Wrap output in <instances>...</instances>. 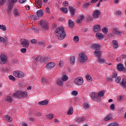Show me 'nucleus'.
I'll use <instances>...</instances> for the list:
<instances>
[{
    "mask_svg": "<svg viewBox=\"0 0 126 126\" xmlns=\"http://www.w3.org/2000/svg\"><path fill=\"white\" fill-rule=\"evenodd\" d=\"M28 96V94L27 92L19 91L13 94V98H18V99H21L22 98H27Z\"/></svg>",
    "mask_w": 126,
    "mask_h": 126,
    "instance_id": "7ed1b4c3",
    "label": "nucleus"
},
{
    "mask_svg": "<svg viewBox=\"0 0 126 126\" xmlns=\"http://www.w3.org/2000/svg\"><path fill=\"white\" fill-rule=\"evenodd\" d=\"M104 94H105V91L102 90L99 92L98 94L92 92L90 94V96L92 100L95 101V102L100 103V102H101V97H103V96H104Z\"/></svg>",
    "mask_w": 126,
    "mask_h": 126,
    "instance_id": "f257e3e1",
    "label": "nucleus"
},
{
    "mask_svg": "<svg viewBox=\"0 0 126 126\" xmlns=\"http://www.w3.org/2000/svg\"><path fill=\"white\" fill-rule=\"evenodd\" d=\"M12 7H13V5H9L8 7L7 8L6 11H8V12H10L11 11V9H12Z\"/></svg>",
    "mask_w": 126,
    "mask_h": 126,
    "instance_id": "a19ab883",
    "label": "nucleus"
},
{
    "mask_svg": "<svg viewBox=\"0 0 126 126\" xmlns=\"http://www.w3.org/2000/svg\"><path fill=\"white\" fill-rule=\"evenodd\" d=\"M48 104H49V100L47 99L38 102V105H40V106H44L45 105H48Z\"/></svg>",
    "mask_w": 126,
    "mask_h": 126,
    "instance_id": "dca6fc26",
    "label": "nucleus"
},
{
    "mask_svg": "<svg viewBox=\"0 0 126 126\" xmlns=\"http://www.w3.org/2000/svg\"><path fill=\"white\" fill-rule=\"evenodd\" d=\"M102 1H103V0H100L99 1L98 3L96 4L97 7H99V6H100V5L101 4V2H102Z\"/></svg>",
    "mask_w": 126,
    "mask_h": 126,
    "instance_id": "052dcab7",
    "label": "nucleus"
},
{
    "mask_svg": "<svg viewBox=\"0 0 126 126\" xmlns=\"http://www.w3.org/2000/svg\"><path fill=\"white\" fill-rule=\"evenodd\" d=\"M86 78L89 82H91L92 81V77L89 74H88L86 76Z\"/></svg>",
    "mask_w": 126,
    "mask_h": 126,
    "instance_id": "7c9ffc66",
    "label": "nucleus"
},
{
    "mask_svg": "<svg viewBox=\"0 0 126 126\" xmlns=\"http://www.w3.org/2000/svg\"><path fill=\"white\" fill-rule=\"evenodd\" d=\"M69 11L72 15V16H73L74 15V12H75V10L73 8V7L72 6H69Z\"/></svg>",
    "mask_w": 126,
    "mask_h": 126,
    "instance_id": "a878e982",
    "label": "nucleus"
},
{
    "mask_svg": "<svg viewBox=\"0 0 126 126\" xmlns=\"http://www.w3.org/2000/svg\"><path fill=\"white\" fill-rule=\"evenodd\" d=\"M31 19H32V20H37V16L32 15L31 17Z\"/></svg>",
    "mask_w": 126,
    "mask_h": 126,
    "instance_id": "6e6d98bb",
    "label": "nucleus"
},
{
    "mask_svg": "<svg viewBox=\"0 0 126 126\" xmlns=\"http://www.w3.org/2000/svg\"><path fill=\"white\" fill-rule=\"evenodd\" d=\"M7 62V57L5 55H1L0 56V64H3V63H5Z\"/></svg>",
    "mask_w": 126,
    "mask_h": 126,
    "instance_id": "6e6552de",
    "label": "nucleus"
},
{
    "mask_svg": "<svg viewBox=\"0 0 126 126\" xmlns=\"http://www.w3.org/2000/svg\"><path fill=\"white\" fill-rule=\"evenodd\" d=\"M5 100L7 102H8L9 103H12V98L10 96H6L5 98Z\"/></svg>",
    "mask_w": 126,
    "mask_h": 126,
    "instance_id": "473e14b6",
    "label": "nucleus"
},
{
    "mask_svg": "<svg viewBox=\"0 0 126 126\" xmlns=\"http://www.w3.org/2000/svg\"><path fill=\"white\" fill-rule=\"evenodd\" d=\"M13 14L14 15V16L17 17L19 16V12L18 11V10L16 8H14L13 11Z\"/></svg>",
    "mask_w": 126,
    "mask_h": 126,
    "instance_id": "393cba45",
    "label": "nucleus"
},
{
    "mask_svg": "<svg viewBox=\"0 0 126 126\" xmlns=\"http://www.w3.org/2000/svg\"><path fill=\"white\" fill-rule=\"evenodd\" d=\"M124 64L120 63L119 64H117V68L119 71H123V70L124 69Z\"/></svg>",
    "mask_w": 126,
    "mask_h": 126,
    "instance_id": "f3484780",
    "label": "nucleus"
},
{
    "mask_svg": "<svg viewBox=\"0 0 126 126\" xmlns=\"http://www.w3.org/2000/svg\"><path fill=\"white\" fill-rule=\"evenodd\" d=\"M112 32L114 35H118V36H122V34H123V32L120 31V30L117 28L113 29Z\"/></svg>",
    "mask_w": 126,
    "mask_h": 126,
    "instance_id": "1a4fd4ad",
    "label": "nucleus"
},
{
    "mask_svg": "<svg viewBox=\"0 0 126 126\" xmlns=\"http://www.w3.org/2000/svg\"><path fill=\"white\" fill-rule=\"evenodd\" d=\"M83 106L85 109H86V110H87L88 109H89V104H88V103H84Z\"/></svg>",
    "mask_w": 126,
    "mask_h": 126,
    "instance_id": "79ce46f5",
    "label": "nucleus"
},
{
    "mask_svg": "<svg viewBox=\"0 0 126 126\" xmlns=\"http://www.w3.org/2000/svg\"><path fill=\"white\" fill-rule=\"evenodd\" d=\"M113 47L114 49H117L119 45H118V41L117 40H113L112 41Z\"/></svg>",
    "mask_w": 126,
    "mask_h": 126,
    "instance_id": "b1692460",
    "label": "nucleus"
},
{
    "mask_svg": "<svg viewBox=\"0 0 126 126\" xmlns=\"http://www.w3.org/2000/svg\"><path fill=\"white\" fill-rule=\"evenodd\" d=\"M108 126H119V124L117 123H111L109 124Z\"/></svg>",
    "mask_w": 126,
    "mask_h": 126,
    "instance_id": "3c124183",
    "label": "nucleus"
},
{
    "mask_svg": "<svg viewBox=\"0 0 126 126\" xmlns=\"http://www.w3.org/2000/svg\"><path fill=\"white\" fill-rule=\"evenodd\" d=\"M31 43H32V44H36V43H37V40L35 39H32L31 41Z\"/></svg>",
    "mask_w": 126,
    "mask_h": 126,
    "instance_id": "4d7b16f0",
    "label": "nucleus"
},
{
    "mask_svg": "<svg viewBox=\"0 0 126 126\" xmlns=\"http://www.w3.org/2000/svg\"><path fill=\"white\" fill-rule=\"evenodd\" d=\"M42 0H35V5L38 8L42 7Z\"/></svg>",
    "mask_w": 126,
    "mask_h": 126,
    "instance_id": "4468645a",
    "label": "nucleus"
},
{
    "mask_svg": "<svg viewBox=\"0 0 126 126\" xmlns=\"http://www.w3.org/2000/svg\"><path fill=\"white\" fill-rule=\"evenodd\" d=\"M67 115H72V114H73V108H72V107H70L69 108V110H68V111L67 112Z\"/></svg>",
    "mask_w": 126,
    "mask_h": 126,
    "instance_id": "cd10ccee",
    "label": "nucleus"
},
{
    "mask_svg": "<svg viewBox=\"0 0 126 126\" xmlns=\"http://www.w3.org/2000/svg\"><path fill=\"white\" fill-rule=\"evenodd\" d=\"M34 121H35V118L32 117L30 118V122H34Z\"/></svg>",
    "mask_w": 126,
    "mask_h": 126,
    "instance_id": "774afa93",
    "label": "nucleus"
},
{
    "mask_svg": "<svg viewBox=\"0 0 126 126\" xmlns=\"http://www.w3.org/2000/svg\"><path fill=\"white\" fill-rule=\"evenodd\" d=\"M75 63V57L72 56L70 58V63L71 64H74Z\"/></svg>",
    "mask_w": 126,
    "mask_h": 126,
    "instance_id": "2f4dec72",
    "label": "nucleus"
},
{
    "mask_svg": "<svg viewBox=\"0 0 126 126\" xmlns=\"http://www.w3.org/2000/svg\"><path fill=\"white\" fill-rule=\"evenodd\" d=\"M93 30L94 32H98V31H100L101 30V27H100V25H97L96 26H94Z\"/></svg>",
    "mask_w": 126,
    "mask_h": 126,
    "instance_id": "aec40b11",
    "label": "nucleus"
},
{
    "mask_svg": "<svg viewBox=\"0 0 126 126\" xmlns=\"http://www.w3.org/2000/svg\"><path fill=\"white\" fill-rule=\"evenodd\" d=\"M123 13L122 12V11H116V14L118 15H121V14H122Z\"/></svg>",
    "mask_w": 126,
    "mask_h": 126,
    "instance_id": "69168bd1",
    "label": "nucleus"
},
{
    "mask_svg": "<svg viewBox=\"0 0 126 126\" xmlns=\"http://www.w3.org/2000/svg\"><path fill=\"white\" fill-rule=\"evenodd\" d=\"M38 45L39 46H45V43L43 41H39Z\"/></svg>",
    "mask_w": 126,
    "mask_h": 126,
    "instance_id": "13d9d810",
    "label": "nucleus"
},
{
    "mask_svg": "<svg viewBox=\"0 0 126 126\" xmlns=\"http://www.w3.org/2000/svg\"><path fill=\"white\" fill-rule=\"evenodd\" d=\"M21 45H22L24 48H28V47H29V41L27 39H24L21 43Z\"/></svg>",
    "mask_w": 126,
    "mask_h": 126,
    "instance_id": "9d476101",
    "label": "nucleus"
},
{
    "mask_svg": "<svg viewBox=\"0 0 126 126\" xmlns=\"http://www.w3.org/2000/svg\"><path fill=\"white\" fill-rule=\"evenodd\" d=\"M73 40L75 42V43H78V42H79V37L75 36L74 37Z\"/></svg>",
    "mask_w": 126,
    "mask_h": 126,
    "instance_id": "ea45409f",
    "label": "nucleus"
},
{
    "mask_svg": "<svg viewBox=\"0 0 126 126\" xmlns=\"http://www.w3.org/2000/svg\"><path fill=\"white\" fill-rule=\"evenodd\" d=\"M0 29L2 31H6V27L3 25H0Z\"/></svg>",
    "mask_w": 126,
    "mask_h": 126,
    "instance_id": "4c0bfd02",
    "label": "nucleus"
},
{
    "mask_svg": "<svg viewBox=\"0 0 126 126\" xmlns=\"http://www.w3.org/2000/svg\"><path fill=\"white\" fill-rule=\"evenodd\" d=\"M77 94H78V93H77V92L75 91H74L72 92V94L74 96H76Z\"/></svg>",
    "mask_w": 126,
    "mask_h": 126,
    "instance_id": "bf43d9fd",
    "label": "nucleus"
},
{
    "mask_svg": "<svg viewBox=\"0 0 126 126\" xmlns=\"http://www.w3.org/2000/svg\"><path fill=\"white\" fill-rule=\"evenodd\" d=\"M56 84L58 86H60L61 87L63 86V83L62 79H58L56 82Z\"/></svg>",
    "mask_w": 126,
    "mask_h": 126,
    "instance_id": "6ab92c4d",
    "label": "nucleus"
},
{
    "mask_svg": "<svg viewBox=\"0 0 126 126\" xmlns=\"http://www.w3.org/2000/svg\"><path fill=\"white\" fill-rule=\"evenodd\" d=\"M82 21L84 19V16L83 15H80V17H79Z\"/></svg>",
    "mask_w": 126,
    "mask_h": 126,
    "instance_id": "338daca9",
    "label": "nucleus"
},
{
    "mask_svg": "<svg viewBox=\"0 0 126 126\" xmlns=\"http://www.w3.org/2000/svg\"><path fill=\"white\" fill-rule=\"evenodd\" d=\"M7 0H0V5H3Z\"/></svg>",
    "mask_w": 126,
    "mask_h": 126,
    "instance_id": "37998d69",
    "label": "nucleus"
},
{
    "mask_svg": "<svg viewBox=\"0 0 126 126\" xmlns=\"http://www.w3.org/2000/svg\"><path fill=\"white\" fill-rule=\"evenodd\" d=\"M0 42H3V43H5L6 42V39H4L3 37H1L0 36Z\"/></svg>",
    "mask_w": 126,
    "mask_h": 126,
    "instance_id": "a18cd8bd",
    "label": "nucleus"
},
{
    "mask_svg": "<svg viewBox=\"0 0 126 126\" xmlns=\"http://www.w3.org/2000/svg\"><path fill=\"white\" fill-rule=\"evenodd\" d=\"M100 13H101L100 12V11H99V10H96L94 11L93 14V17H94V18H98Z\"/></svg>",
    "mask_w": 126,
    "mask_h": 126,
    "instance_id": "f8f14e48",
    "label": "nucleus"
},
{
    "mask_svg": "<svg viewBox=\"0 0 126 126\" xmlns=\"http://www.w3.org/2000/svg\"><path fill=\"white\" fill-rule=\"evenodd\" d=\"M95 36L98 40H101V39L104 38V35H103V34H102V33H97Z\"/></svg>",
    "mask_w": 126,
    "mask_h": 126,
    "instance_id": "bb28decb",
    "label": "nucleus"
},
{
    "mask_svg": "<svg viewBox=\"0 0 126 126\" xmlns=\"http://www.w3.org/2000/svg\"><path fill=\"white\" fill-rule=\"evenodd\" d=\"M100 45L98 44H94L91 45V49L98 51L100 50Z\"/></svg>",
    "mask_w": 126,
    "mask_h": 126,
    "instance_id": "ddd939ff",
    "label": "nucleus"
},
{
    "mask_svg": "<svg viewBox=\"0 0 126 126\" xmlns=\"http://www.w3.org/2000/svg\"><path fill=\"white\" fill-rule=\"evenodd\" d=\"M112 118H113V115H112V114H109L106 117V118L104 119V121H105V122H108V121H110V120H112Z\"/></svg>",
    "mask_w": 126,
    "mask_h": 126,
    "instance_id": "4be33fe9",
    "label": "nucleus"
},
{
    "mask_svg": "<svg viewBox=\"0 0 126 126\" xmlns=\"http://www.w3.org/2000/svg\"><path fill=\"white\" fill-rule=\"evenodd\" d=\"M94 56H96L97 58L99 59L101 57V51L100 50H95L94 52Z\"/></svg>",
    "mask_w": 126,
    "mask_h": 126,
    "instance_id": "412c9836",
    "label": "nucleus"
},
{
    "mask_svg": "<svg viewBox=\"0 0 126 126\" xmlns=\"http://www.w3.org/2000/svg\"><path fill=\"white\" fill-rule=\"evenodd\" d=\"M36 15L38 17H43V16L44 15V12H43V10L40 9L37 10L36 12Z\"/></svg>",
    "mask_w": 126,
    "mask_h": 126,
    "instance_id": "2eb2a0df",
    "label": "nucleus"
},
{
    "mask_svg": "<svg viewBox=\"0 0 126 126\" xmlns=\"http://www.w3.org/2000/svg\"><path fill=\"white\" fill-rule=\"evenodd\" d=\"M83 78L81 77H78L76 78L74 81V82L76 85L80 86L83 85L84 82Z\"/></svg>",
    "mask_w": 126,
    "mask_h": 126,
    "instance_id": "0eeeda50",
    "label": "nucleus"
},
{
    "mask_svg": "<svg viewBox=\"0 0 126 126\" xmlns=\"http://www.w3.org/2000/svg\"><path fill=\"white\" fill-rule=\"evenodd\" d=\"M55 34L59 40H63L65 37V32L63 27H59L55 31Z\"/></svg>",
    "mask_w": 126,
    "mask_h": 126,
    "instance_id": "f03ea898",
    "label": "nucleus"
},
{
    "mask_svg": "<svg viewBox=\"0 0 126 126\" xmlns=\"http://www.w3.org/2000/svg\"><path fill=\"white\" fill-rule=\"evenodd\" d=\"M38 25H39L41 28L45 30H48L49 29V25L48 24L47 21L45 20H41L38 24Z\"/></svg>",
    "mask_w": 126,
    "mask_h": 126,
    "instance_id": "39448f33",
    "label": "nucleus"
},
{
    "mask_svg": "<svg viewBox=\"0 0 126 126\" xmlns=\"http://www.w3.org/2000/svg\"><path fill=\"white\" fill-rule=\"evenodd\" d=\"M76 121L77 123H81V122H84V121H85V118L83 117H79L77 118Z\"/></svg>",
    "mask_w": 126,
    "mask_h": 126,
    "instance_id": "5701e85b",
    "label": "nucleus"
},
{
    "mask_svg": "<svg viewBox=\"0 0 126 126\" xmlns=\"http://www.w3.org/2000/svg\"><path fill=\"white\" fill-rule=\"evenodd\" d=\"M81 22H82V21L79 18H78L76 20V23L77 24H79V23H81Z\"/></svg>",
    "mask_w": 126,
    "mask_h": 126,
    "instance_id": "8fccbe9b",
    "label": "nucleus"
},
{
    "mask_svg": "<svg viewBox=\"0 0 126 126\" xmlns=\"http://www.w3.org/2000/svg\"><path fill=\"white\" fill-rule=\"evenodd\" d=\"M97 62V63H105V60L99 58Z\"/></svg>",
    "mask_w": 126,
    "mask_h": 126,
    "instance_id": "58836bf2",
    "label": "nucleus"
},
{
    "mask_svg": "<svg viewBox=\"0 0 126 126\" xmlns=\"http://www.w3.org/2000/svg\"><path fill=\"white\" fill-rule=\"evenodd\" d=\"M89 4H90L88 3L84 4L83 5V8H86V7H87V6H88L89 5Z\"/></svg>",
    "mask_w": 126,
    "mask_h": 126,
    "instance_id": "680f3d73",
    "label": "nucleus"
},
{
    "mask_svg": "<svg viewBox=\"0 0 126 126\" xmlns=\"http://www.w3.org/2000/svg\"><path fill=\"white\" fill-rule=\"evenodd\" d=\"M110 109L112 110V111H114V110H115V104H112L110 106Z\"/></svg>",
    "mask_w": 126,
    "mask_h": 126,
    "instance_id": "603ef678",
    "label": "nucleus"
},
{
    "mask_svg": "<svg viewBox=\"0 0 126 126\" xmlns=\"http://www.w3.org/2000/svg\"><path fill=\"white\" fill-rule=\"evenodd\" d=\"M55 66L56 63L53 62H50L46 65V68H48V69H51V68H53V67H55Z\"/></svg>",
    "mask_w": 126,
    "mask_h": 126,
    "instance_id": "9b49d317",
    "label": "nucleus"
},
{
    "mask_svg": "<svg viewBox=\"0 0 126 126\" xmlns=\"http://www.w3.org/2000/svg\"><path fill=\"white\" fill-rule=\"evenodd\" d=\"M13 75L15 77H17V78H23L24 77L25 74L24 73L21 71H14L13 72Z\"/></svg>",
    "mask_w": 126,
    "mask_h": 126,
    "instance_id": "423d86ee",
    "label": "nucleus"
},
{
    "mask_svg": "<svg viewBox=\"0 0 126 126\" xmlns=\"http://www.w3.org/2000/svg\"><path fill=\"white\" fill-rule=\"evenodd\" d=\"M120 85L122 86L123 88H126V79L125 78H123L122 82L120 83Z\"/></svg>",
    "mask_w": 126,
    "mask_h": 126,
    "instance_id": "a211bd4d",
    "label": "nucleus"
},
{
    "mask_svg": "<svg viewBox=\"0 0 126 126\" xmlns=\"http://www.w3.org/2000/svg\"><path fill=\"white\" fill-rule=\"evenodd\" d=\"M36 117H41L42 116V113L40 112H38L35 114Z\"/></svg>",
    "mask_w": 126,
    "mask_h": 126,
    "instance_id": "e2e57ef3",
    "label": "nucleus"
},
{
    "mask_svg": "<svg viewBox=\"0 0 126 126\" xmlns=\"http://www.w3.org/2000/svg\"><path fill=\"white\" fill-rule=\"evenodd\" d=\"M46 118L48 120H52L54 118V115L53 114H50L46 116Z\"/></svg>",
    "mask_w": 126,
    "mask_h": 126,
    "instance_id": "72a5a7b5",
    "label": "nucleus"
},
{
    "mask_svg": "<svg viewBox=\"0 0 126 126\" xmlns=\"http://www.w3.org/2000/svg\"><path fill=\"white\" fill-rule=\"evenodd\" d=\"M74 25V24L73 23V22L71 21V20H69L68 21V26L69 27L72 28L73 27Z\"/></svg>",
    "mask_w": 126,
    "mask_h": 126,
    "instance_id": "c9c22d12",
    "label": "nucleus"
},
{
    "mask_svg": "<svg viewBox=\"0 0 126 126\" xmlns=\"http://www.w3.org/2000/svg\"><path fill=\"white\" fill-rule=\"evenodd\" d=\"M63 4L65 7L68 6V3L67 2H63Z\"/></svg>",
    "mask_w": 126,
    "mask_h": 126,
    "instance_id": "0e129e2a",
    "label": "nucleus"
},
{
    "mask_svg": "<svg viewBox=\"0 0 126 126\" xmlns=\"http://www.w3.org/2000/svg\"><path fill=\"white\" fill-rule=\"evenodd\" d=\"M27 49L26 48H23L21 49V52L22 54H24V53H26Z\"/></svg>",
    "mask_w": 126,
    "mask_h": 126,
    "instance_id": "864d4df0",
    "label": "nucleus"
},
{
    "mask_svg": "<svg viewBox=\"0 0 126 126\" xmlns=\"http://www.w3.org/2000/svg\"><path fill=\"white\" fill-rule=\"evenodd\" d=\"M79 57V61L82 63H84L87 62L88 60L87 56L83 53H80Z\"/></svg>",
    "mask_w": 126,
    "mask_h": 126,
    "instance_id": "20e7f679",
    "label": "nucleus"
},
{
    "mask_svg": "<svg viewBox=\"0 0 126 126\" xmlns=\"http://www.w3.org/2000/svg\"><path fill=\"white\" fill-rule=\"evenodd\" d=\"M4 118L5 119H6V121L9 123H10V122H12V118H11V117L8 116L7 115H5Z\"/></svg>",
    "mask_w": 126,
    "mask_h": 126,
    "instance_id": "c756f323",
    "label": "nucleus"
},
{
    "mask_svg": "<svg viewBox=\"0 0 126 126\" xmlns=\"http://www.w3.org/2000/svg\"><path fill=\"white\" fill-rule=\"evenodd\" d=\"M106 81H107V82H113V79L111 78V77H107Z\"/></svg>",
    "mask_w": 126,
    "mask_h": 126,
    "instance_id": "c03bdc74",
    "label": "nucleus"
},
{
    "mask_svg": "<svg viewBox=\"0 0 126 126\" xmlns=\"http://www.w3.org/2000/svg\"><path fill=\"white\" fill-rule=\"evenodd\" d=\"M60 67H63V61H60L59 64Z\"/></svg>",
    "mask_w": 126,
    "mask_h": 126,
    "instance_id": "5fc2aeb1",
    "label": "nucleus"
},
{
    "mask_svg": "<svg viewBox=\"0 0 126 126\" xmlns=\"http://www.w3.org/2000/svg\"><path fill=\"white\" fill-rule=\"evenodd\" d=\"M36 62H43V58L41 56H39L35 58Z\"/></svg>",
    "mask_w": 126,
    "mask_h": 126,
    "instance_id": "f704fd0d",
    "label": "nucleus"
},
{
    "mask_svg": "<svg viewBox=\"0 0 126 126\" xmlns=\"http://www.w3.org/2000/svg\"><path fill=\"white\" fill-rule=\"evenodd\" d=\"M60 10H61L63 13H67L68 10L66 8H61Z\"/></svg>",
    "mask_w": 126,
    "mask_h": 126,
    "instance_id": "e433bc0d",
    "label": "nucleus"
},
{
    "mask_svg": "<svg viewBox=\"0 0 126 126\" xmlns=\"http://www.w3.org/2000/svg\"><path fill=\"white\" fill-rule=\"evenodd\" d=\"M61 80L62 81H66L68 80V77L66 75H63L61 77Z\"/></svg>",
    "mask_w": 126,
    "mask_h": 126,
    "instance_id": "c85d7f7f",
    "label": "nucleus"
},
{
    "mask_svg": "<svg viewBox=\"0 0 126 126\" xmlns=\"http://www.w3.org/2000/svg\"><path fill=\"white\" fill-rule=\"evenodd\" d=\"M9 79L10 80H12L13 81H15V77L12 75L9 76Z\"/></svg>",
    "mask_w": 126,
    "mask_h": 126,
    "instance_id": "de8ad7c7",
    "label": "nucleus"
},
{
    "mask_svg": "<svg viewBox=\"0 0 126 126\" xmlns=\"http://www.w3.org/2000/svg\"><path fill=\"white\" fill-rule=\"evenodd\" d=\"M116 82L117 83H121V77H117V79H116Z\"/></svg>",
    "mask_w": 126,
    "mask_h": 126,
    "instance_id": "09e8293b",
    "label": "nucleus"
},
{
    "mask_svg": "<svg viewBox=\"0 0 126 126\" xmlns=\"http://www.w3.org/2000/svg\"><path fill=\"white\" fill-rule=\"evenodd\" d=\"M102 32H103V33L107 34V33H108V28H104L103 29H102Z\"/></svg>",
    "mask_w": 126,
    "mask_h": 126,
    "instance_id": "49530a36",
    "label": "nucleus"
}]
</instances>
